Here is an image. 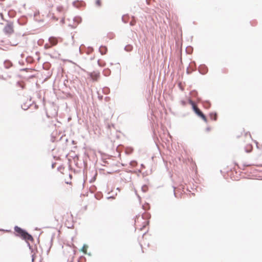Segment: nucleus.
<instances>
[{
  "label": "nucleus",
  "instance_id": "1",
  "mask_svg": "<svg viewBox=\"0 0 262 262\" xmlns=\"http://www.w3.org/2000/svg\"><path fill=\"white\" fill-rule=\"evenodd\" d=\"M14 230L16 233L17 236H20L21 238H22L26 241L32 242L33 241V237L28 232H27L26 231L24 230L20 227L18 226H15L14 227Z\"/></svg>",
  "mask_w": 262,
  "mask_h": 262
},
{
  "label": "nucleus",
  "instance_id": "2",
  "mask_svg": "<svg viewBox=\"0 0 262 262\" xmlns=\"http://www.w3.org/2000/svg\"><path fill=\"white\" fill-rule=\"evenodd\" d=\"M193 110L196 113V114H197V115L200 117L205 122H207V119L206 116L203 114V113L200 110V109L197 106L194 107Z\"/></svg>",
  "mask_w": 262,
  "mask_h": 262
},
{
  "label": "nucleus",
  "instance_id": "3",
  "mask_svg": "<svg viewBox=\"0 0 262 262\" xmlns=\"http://www.w3.org/2000/svg\"><path fill=\"white\" fill-rule=\"evenodd\" d=\"M64 219H66L64 222L66 225H69V224L67 223V222L69 223V222H71L72 221V215L71 213L67 212L66 214H64L63 216V220Z\"/></svg>",
  "mask_w": 262,
  "mask_h": 262
},
{
  "label": "nucleus",
  "instance_id": "4",
  "mask_svg": "<svg viewBox=\"0 0 262 262\" xmlns=\"http://www.w3.org/2000/svg\"><path fill=\"white\" fill-rule=\"evenodd\" d=\"M4 32L7 34H12L14 32L13 27L12 25L11 24L7 25L4 28Z\"/></svg>",
  "mask_w": 262,
  "mask_h": 262
},
{
  "label": "nucleus",
  "instance_id": "5",
  "mask_svg": "<svg viewBox=\"0 0 262 262\" xmlns=\"http://www.w3.org/2000/svg\"><path fill=\"white\" fill-rule=\"evenodd\" d=\"M89 75L94 81H97L100 77V73L97 71H94L93 72L90 73Z\"/></svg>",
  "mask_w": 262,
  "mask_h": 262
},
{
  "label": "nucleus",
  "instance_id": "6",
  "mask_svg": "<svg viewBox=\"0 0 262 262\" xmlns=\"http://www.w3.org/2000/svg\"><path fill=\"white\" fill-rule=\"evenodd\" d=\"M49 41L52 46H56L58 42V38L55 37H50Z\"/></svg>",
  "mask_w": 262,
  "mask_h": 262
},
{
  "label": "nucleus",
  "instance_id": "7",
  "mask_svg": "<svg viewBox=\"0 0 262 262\" xmlns=\"http://www.w3.org/2000/svg\"><path fill=\"white\" fill-rule=\"evenodd\" d=\"M142 220H143L142 217H137L136 219L135 220V225H136V226H139V224H140L141 221Z\"/></svg>",
  "mask_w": 262,
  "mask_h": 262
},
{
  "label": "nucleus",
  "instance_id": "8",
  "mask_svg": "<svg viewBox=\"0 0 262 262\" xmlns=\"http://www.w3.org/2000/svg\"><path fill=\"white\" fill-rule=\"evenodd\" d=\"M210 117L212 120H216L217 119V114L216 113H211Z\"/></svg>",
  "mask_w": 262,
  "mask_h": 262
},
{
  "label": "nucleus",
  "instance_id": "9",
  "mask_svg": "<svg viewBox=\"0 0 262 262\" xmlns=\"http://www.w3.org/2000/svg\"><path fill=\"white\" fill-rule=\"evenodd\" d=\"M188 102L190 104H191L192 106L193 109L196 106L195 103L192 101L191 99L188 100Z\"/></svg>",
  "mask_w": 262,
  "mask_h": 262
},
{
  "label": "nucleus",
  "instance_id": "10",
  "mask_svg": "<svg viewBox=\"0 0 262 262\" xmlns=\"http://www.w3.org/2000/svg\"><path fill=\"white\" fill-rule=\"evenodd\" d=\"M87 249H88V246L86 245H84L82 249H81V251L85 254L87 252Z\"/></svg>",
  "mask_w": 262,
  "mask_h": 262
},
{
  "label": "nucleus",
  "instance_id": "11",
  "mask_svg": "<svg viewBox=\"0 0 262 262\" xmlns=\"http://www.w3.org/2000/svg\"><path fill=\"white\" fill-rule=\"evenodd\" d=\"M246 136L247 137L248 141L249 142L252 140L251 136L249 133H247L246 134Z\"/></svg>",
  "mask_w": 262,
  "mask_h": 262
},
{
  "label": "nucleus",
  "instance_id": "12",
  "mask_svg": "<svg viewBox=\"0 0 262 262\" xmlns=\"http://www.w3.org/2000/svg\"><path fill=\"white\" fill-rule=\"evenodd\" d=\"M95 4L98 7H100L101 6V0H96Z\"/></svg>",
  "mask_w": 262,
  "mask_h": 262
},
{
  "label": "nucleus",
  "instance_id": "13",
  "mask_svg": "<svg viewBox=\"0 0 262 262\" xmlns=\"http://www.w3.org/2000/svg\"><path fill=\"white\" fill-rule=\"evenodd\" d=\"M148 224V222L146 221H145L143 223V228H144Z\"/></svg>",
  "mask_w": 262,
  "mask_h": 262
},
{
  "label": "nucleus",
  "instance_id": "14",
  "mask_svg": "<svg viewBox=\"0 0 262 262\" xmlns=\"http://www.w3.org/2000/svg\"><path fill=\"white\" fill-rule=\"evenodd\" d=\"M51 46H52L51 45V46H49V45H48V44H46V45H45V48L46 49H49V48H51Z\"/></svg>",
  "mask_w": 262,
  "mask_h": 262
},
{
  "label": "nucleus",
  "instance_id": "15",
  "mask_svg": "<svg viewBox=\"0 0 262 262\" xmlns=\"http://www.w3.org/2000/svg\"><path fill=\"white\" fill-rule=\"evenodd\" d=\"M0 16H1V18H2V19H3V20H4V19H4V15H3V13L0 12Z\"/></svg>",
  "mask_w": 262,
  "mask_h": 262
},
{
  "label": "nucleus",
  "instance_id": "16",
  "mask_svg": "<svg viewBox=\"0 0 262 262\" xmlns=\"http://www.w3.org/2000/svg\"><path fill=\"white\" fill-rule=\"evenodd\" d=\"M130 25H135V22L134 21H131L130 22Z\"/></svg>",
  "mask_w": 262,
  "mask_h": 262
},
{
  "label": "nucleus",
  "instance_id": "17",
  "mask_svg": "<svg viewBox=\"0 0 262 262\" xmlns=\"http://www.w3.org/2000/svg\"><path fill=\"white\" fill-rule=\"evenodd\" d=\"M182 103L183 104V105H185L186 104V103L184 101H182Z\"/></svg>",
  "mask_w": 262,
  "mask_h": 262
},
{
  "label": "nucleus",
  "instance_id": "18",
  "mask_svg": "<svg viewBox=\"0 0 262 262\" xmlns=\"http://www.w3.org/2000/svg\"><path fill=\"white\" fill-rule=\"evenodd\" d=\"M251 147H251V146H249V148H250V149H251Z\"/></svg>",
  "mask_w": 262,
  "mask_h": 262
}]
</instances>
